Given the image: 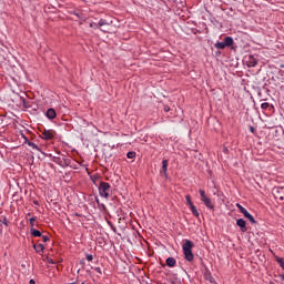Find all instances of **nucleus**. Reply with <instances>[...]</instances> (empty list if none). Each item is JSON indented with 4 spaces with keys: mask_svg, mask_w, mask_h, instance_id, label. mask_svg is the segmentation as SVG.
Returning a JSON list of instances; mask_svg holds the SVG:
<instances>
[{
    "mask_svg": "<svg viewBox=\"0 0 284 284\" xmlns=\"http://www.w3.org/2000/svg\"><path fill=\"white\" fill-rule=\"evenodd\" d=\"M193 247H194V242L190 240H185L184 243L182 244L184 258L189 263H192V261H194V253H192Z\"/></svg>",
    "mask_w": 284,
    "mask_h": 284,
    "instance_id": "f257e3e1",
    "label": "nucleus"
},
{
    "mask_svg": "<svg viewBox=\"0 0 284 284\" xmlns=\"http://www.w3.org/2000/svg\"><path fill=\"white\" fill-rule=\"evenodd\" d=\"M110 192H112V186L108 182H100L99 194L103 199H110Z\"/></svg>",
    "mask_w": 284,
    "mask_h": 284,
    "instance_id": "f03ea898",
    "label": "nucleus"
},
{
    "mask_svg": "<svg viewBox=\"0 0 284 284\" xmlns=\"http://www.w3.org/2000/svg\"><path fill=\"white\" fill-rule=\"evenodd\" d=\"M89 26H90V28H93V30H98V28H99L101 30V32H108V30H105L103 28H104V26H110V22H108V20H105V19H100L98 21V23L91 22Z\"/></svg>",
    "mask_w": 284,
    "mask_h": 284,
    "instance_id": "7ed1b4c3",
    "label": "nucleus"
},
{
    "mask_svg": "<svg viewBox=\"0 0 284 284\" xmlns=\"http://www.w3.org/2000/svg\"><path fill=\"white\" fill-rule=\"evenodd\" d=\"M199 192H200V199L202 203H204V205H206L209 210H212L214 207V204L212 203V199H210L207 194H205V190H200Z\"/></svg>",
    "mask_w": 284,
    "mask_h": 284,
    "instance_id": "20e7f679",
    "label": "nucleus"
},
{
    "mask_svg": "<svg viewBox=\"0 0 284 284\" xmlns=\"http://www.w3.org/2000/svg\"><path fill=\"white\" fill-rule=\"evenodd\" d=\"M237 209L240 210L241 214L245 216V219H248L251 223H256V220L250 214L247 209L243 207L241 204H236Z\"/></svg>",
    "mask_w": 284,
    "mask_h": 284,
    "instance_id": "39448f33",
    "label": "nucleus"
},
{
    "mask_svg": "<svg viewBox=\"0 0 284 284\" xmlns=\"http://www.w3.org/2000/svg\"><path fill=\"white\" fill-rule=\"evenodd\" d=\"M53 136H57V132L54 130H44L42 132V139H44V141H52Z\"/></svg>",
    "mask_w": 284,
    "mask_h": 284,
    "instance_id": "423d86ee",
    "label": "nucleus"
},
{
    "mask_svg": "<svg viewBox=\"0 0 284 284\" xmlns=\"http://www.w3.org/2000/svg\"><path fill=\"white\" fill-rule=\"evenodd\" d=\"M246 64L248 68H256V65L258 64V61H256V58H254V55H248Z\"/></svg>",
    "mask_w": 284,
    "mask_h": 284,
    "instance_id": "0eeeda50",
    "label": "nucleus"
},
{
    "mask_svg": "<svg viewBox=\"0 0 284 284\" xmlns=\"http://www.w3.org/2000/svg\"><path fill=\"white\" fill-rule=\"evenodd\" d=\"M236 225L240 227L241 232H247V226H246L245 220L239 219L236 221Z\"/></svg>",
    "mask_w": 284,
    "mask_h": 284,
    "instance_id": "6e6552de",
    "label": "nucleus"
},
{
    "mask_svg": "<svg viewBox=\"0 0 284 284\" xmlns=\"http://www.w3.org/2000/svg\"><path fill=\"white\" fill-rule=\"evenodd\" d=\"M45 116L49 118L50 120L57 119V111L53 108L48 109L45 112Z\"/></svg>",
    "mask_w": 284,
    "mask_h": 284,
    "instance_id": "1a4fd4ad",
    "label": "nucleus"
},
{
    "mask_svg": "<svg viewBox=\"0 0 284 284\" xmlns=\"http://www.w3.org/2000/svg\"><path fill=\"white\" fill-rule=\"evenodd\" d=\"M224 45L226 48H230V47L234 45V39L232 37L224 38Z\"/></svg>",
    "mask_w": 284,
    "mask_h": 284,
    "instance_id": "9d476101",
    "label": "nucleus"
},
{
    "mask_svg": "<svg viewBox=\"0 0 284 284\" xmlns=\"http://www.w3.org/2000/svg\"><path fill=\"white\" fill-rule=\"evenodd\" d=\"M166 265H168V267H175L176 266V260L174 257H168L166 258Z\"/></svg>",
    "mask_w": 284,
    "mask_h": 284,
    "instance_id": "9b49d317",
    "label": "nucleus"
},
{
    "mask_svg": "<svg viewBox=\"0 0 284 284\" xmlns=\"http://www.w3.org/2000/svg\"><path fill=\"white\" fill-rule=\"evenodd\" d=\"M190 210H191L193 216H196V219H199V216H200L199 210H196V206L194 204H191Z\"/></svg>",
    "mask_w": 284,
    "mask_h": 284,
    "instance_id": "f8f14e48",
    "label": "nucleus"
},
{
    "mask_svg": "<svg viewBox=\"0 0 284 284\" xmlns=\"http://www.w3.org/2000/svg\"><path fill=\"white\" fill-rule=\"evenodd\" d=\"M33 248L39 254L40 252H43V250H45V246H43V244H34Z\"/></svg>",
    "mask_w": 284,
    "mask_h": 284,
    "instance_id": "ddd939ff",
    "label": "nucleus"
},
{
    "mask_svg": "<svg viewBox=\"0 0 284 284\" xmlns=\"http://www.w3.org/2000/svg\"><path fill=\"white\" fill-rule=\"evenodd\" d=\"M168 165H169L168 160H163L162 161V172H163V174H168Z\"/></svg>",
    "mask_w": 284,
    "mask_h": 284,
    "instance_id": "4468645a",
    "label": "nucleus"
},
{
    "mask_svg": "<svg viewBox=\"0 0 284 284\" xmlns=\"http://www.w3.org/2000/svg\"><path fill=\"white\" fill-rule=\"evenodd\" d=\"M31 234L34 237L42 236L41 231H39V230L34 229V227H31Z\"/></svg>",
    "mask_w": 284,
    "mask_h": 284,
    "instance_id": "2eb2a0df",
    "label": "nucleus"
},
{
    "mask_svg": "<svg viewBox=\"0 0 284 284\" xmlns=\"http://www.w3.org/2000/svg\"><path fill=\"white\" fill-rule=\"evenodd\" d=\"M214 45L217 50H225L226 48L225 42H216Z\"/></svg>",
    "mask_w": 284,
    "mask_h": 284,
    "instance_id": "dca6fc26",
    "label": "nucleus"
},
{
    "mask_svg": "<svg viewBox=\"0 0 284 284\" xmlns=\"http://www.w3.org/2000/svg\"><path fill=\"white\" fill-rule=\"evenodd\" d=\"M27 143H28L29 148H32V150H39V146L34 142L29 141Z\"/></svg>",
    "mask_w": 284,
    "mask_h": 284,
    "instance_id": "f3484780",
    "label": "nucleus"
},
{
    "mask_svg": "<svg viewBox=\"0 0 284 284\" xmlns=\"http://www.w3.org/2000/svg\"><path fill=\"white\" fill-rule=\"evenodd\" d=\"M185 200H186V205H189V207L194 205V203H192V197L190 195H186Z\"/></svg>",
    "mask_w": 284,
    "mask_h": 284,
    "instance_id": "a211bd4d",
    "label": "nucleus"
},
{
    "mask_svg": "<svg viewBox=\"0 0 284 284\" xmlns=\"http://www.w3.org/2000/svg\"><path fill=\"white\" fill-rule=\"evenodd\" d=\"M276 262H277L278 265L282 267V270H284V261H283V257H276Z\"/></svg>",
    "mask_w": 284,
    "mask_h": 284,
    "instance_id": "6ab92c4d",
    "label": "nucleus"
},
{
    "mask_svg": "<svg viewBox=\"0 0 284 284\" xmlns=\"http://www.w3.org/2000/svg\"><path fill=\"white\" fill-rule=\"evenodd\" d=\"M205 278H206V281H209V283H214V277L212 276V274H206L205 275Z\"/></svg>",
    "mask_w": 284,
    "mask_h": 284,
    "instance_id": "aec40b11",
    "label": "nucleus"
},
{
    "mask_svg": "<svg viewBox=\"0 0 284 284\" xmlns=\"http://www.w3.org/2000/svg\"><path fill=\"white\" fill-rule=\"evenodd\" d=\"M85 258L87 261H89V263H92V261H94V256L92 254H87Z\"/></svg>",
    "mask_w": 284,
    "mask_h": 284,
    "instance_id": "412c9836",
    "label": "nucleus"
},
{
    "mask_svg": "<svg viewBox=\"0 0 284 284\" xmlns=\"http://www.w3.org/2000/svg\"><path fill=\"white\" fill-rule=\"evenodd\" d=\"M126 156L128 159H134L136 156V152H129Z\"/></svg>",
    "mask_w": 284,
    "mask_h": 284,
    "instance_id": "4be33fe9",
    "label": "nucleus"
},
{
    "mask_svg": "<svg viewBox=\"0 0 284 284\" xmlns=\"http://www.w3.org/2000/svg\"><path fill=\"white\" fill-rule=\"evenodd\" d=\"M261 108H262V110H267V108H270V103L264 102L261 104Z\"/></svg>",
    "mask_w": 284,
    "mask_h": 284,
    "instance_id": "5701e85b",
    "label": "nucleus"
},
{
    "mask_svg": "<svg viewBox=\"0 0 284 284\" xmlns=\"http://www.w3.org/2000/svg\"><path fill=\"white\" fill-rule=\"evenodd\" d=\"M31 227H34V222L37 221V217H31L30 220Z\"/></svg>",
    "mask_w": 284,
    "mask_h": 284,
    "instance_id": "b1692460",
    "label": "nucleus"
},
{
    "mask_svg": "<svg viewBox=\"0 0 284 284\" xmlns=\"http://www.w3.org/2000/svg\"><path fill=\"white\" fill-rule=\"evenodd\" d=\"M41 237H42L43 243H48V241H50V237L47 235H42Z\"/></svg>",
    "mask_w": 284,
    "mask_h": 284,
    "instance_id": "393cba45",
    "label": "nucleus"
},
{
    "mask_svg": "<svg viewBox=\"0 0 284 284\" xmlns=\"http://www.w3.org/2000/svg\"><path fill=\"white\" fill-rule=\"evenodd\" d=\"M48 263H50L51 265H54L57 262H54V260L52 258H48Z\"/></svg>",
    "mask_w": 284,
    "mask_h": 284,
    "instance_id": "a878e982",
    "label": "nucleus"
},
{
    "mask_svg": "<svg viewBox=\"0 0 284 284\" xmlns=\"http://www.w3.org/2000/svg\"><path fill=\"white\" fill-rule=\"evenodd\" d=\"M2 223H3V225H8V217H3Z\"/></svg>",
    "mask_w": 284,
    "mask_h": 284,
    "instance_id": "bb28decb",
    "label": "nucleus"
},
{
    "mask_svg": "<svg viewBox=\"0 0 284 284\" xmlns=\"http://www.w3.org/2000/svg\"><path fill=\"white\" fill-rule=\"evenodd\" d=\"M95 272H98V274H103L102 271H101V267H97Z\"/></svg>",
    "mask_w": 284,
    "mask_h": 284,
    "instance_id": "cd10ccee",
    "label": "nucleus"
},
{
    "mask_svg": "<svg viewBox=\"0 0 284 284\" xmlns=\"http://www.w3.org/2000/svg\"><path fill=\"white\" fill-rule=\"evenodd\" d=\"M281 281H284V274L280 275Z\"/></svg>",
    "mask_w": 284,
    "mask_h": 284,
    "instance_id": "c85d7f7f",
    "label": "nucleus"
},
{
    "mask_svg": "<svg viewBox=\"0 0 284 284\" xmlns=\"http://www.w3.org/2000/svg\"><path fill=\"white\" fill-rule=\"evenodd\" d=\"M164 110H165V112H170V108H165Z\"/></svg>",
    "mask_w": 284,
    "mask_h": 284,
    "instance_id": "c756f323",
    "label": "nucleus"
},
{
    "mask_svg": "<svg viewBox=\"0 0 284 284\" xmlns=\"http://www.w3.org/2000/svg\"><path fill=\"white\" fill-rule=\"evenodd\" d=\"M250 130H251V132H254V126H251Z\"/></svg>",
    "mask_w": 284,
    "mask_h": 284,
    "instance_id": "7c9ffc66",
    "label": "nucleus"
},
{
    "mask_svg": "<svg viewBox=\"0 0 284 284\" xmlns=\"http://www.w3.org/2000/svg\"><path fill=\"white\" fill-rule=\"evenodd\" d=\"M30 283H31V284H34V280H30Z\"/></svg>",
    "mask_w": 284,
    "mask_h": 284,
    "instance_id": "2f4dec72",
    "label": "nucleus"
},
{
    "mask_svg": "<svg viewBox=\"0 0 284 284\" xmlns=\"http://www.w3.org/2000/svg\"><path fill=\"white\" fill-rule=\"evenodd\" d=\"M268 284H274V282H270Z\"/></svg>",
    "mask_w": 284,
    "mask_h": 284,
    "instance_id": "473e14b6",
    "label": "nucleus"
}]
</instances>
